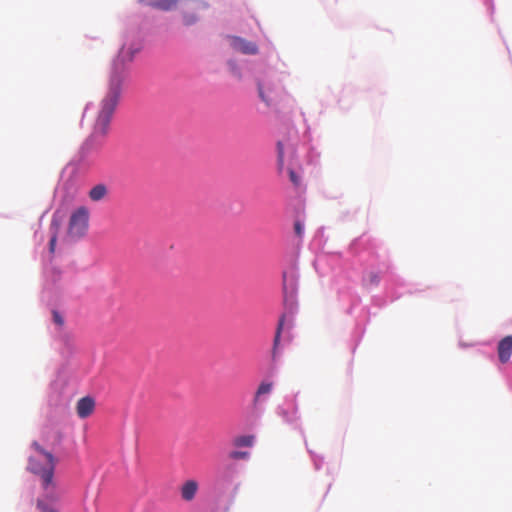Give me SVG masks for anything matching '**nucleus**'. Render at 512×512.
I'll list each match as a JSON object with an SVG mask.
<instances>
[{
	"label": "nucleus",
	"mask_w": 512,
	"mask_h": 512,
	"mask_svg": "<svg viewBox=\"0 0 512 512\" xmlns=\"http://www.w3.org/2000/svg\"><path fill=\"white\" fill-rule=\"evenodd\" d=\"M133 58L134 52L130 48H122L114 59L108 78L107 92L99 104L92 132L82 146L83 154H88L102 146V140L108 134L112 116L119 103L122 85L127 75V65Z\"/></svg>",
	"instance_id": "1"
},
{
	"label": "nucleus",
	"mask_w": 512,
	"mask_h": 512,
	"mask_svg": "<svg viewBox=\"0 0 512 512\" xmlns=\"http://www.w3.org/2000/svg\"><path fill=\"white\" fill-rule=\"evenodd\" d=\"M32 447L38 453L39 457H30L27 469L33 474L39 476L42 488L46 491L48 500L56 501L54 494L56 482L54 481V472L56 459L50 453L45 451L37 442L32 443Z\"/></svg>",
	"instance_id": "2"
},
{
	"label": "nucleus",
	"mask_w": 512,
	"mask_h": 512,
	"mask_svg": "<svg viewBox=\"0 0 512 512\" xmlns=\"http://www.w3.org/2000/svg\"><path fill=\"white\" fill-rule=\"evenodd\" d=\"M89 211L86 207L77 208L70 216L68 235L73 239H79L85 235L88 229Z\"/></svg>",
	"instance_id": "3"
},
{
	"label": "nucleus",
	"mask_w": 512,
	"mask_h": 512,
	"mask_svg": "<svg viewBox=\"0 0 512 512\" xmlns=\"http://www.w3.org/2000/svg\"><path fill=\"white\" fill-rule=\"evenodd\" d=\"M276 84L273 81L258 82L259 97L270 106L277 97Z\"/></svg>",
	"instance_id": "4"
},
{
	"label": "nucleus",
	"mask_w": 512,
	"mask_h": 512,
	"mask_svg": "<svg viewBox=\"0 0 512 512\" xmlns=\"http://www.w3.org/2000/svg\"><path fill=\"white\" fill-rule=\"evenodd\" d=\"M231 46L234 50L247 55H254L258 52V47L254 42L240 37L231 38Z\"/></svg>",
	"instance_id": "5"
},
{
	"label": "nucleus",
	"mask_w": 512,
	"mask_h": 512,
	"mask_svg": "<svg viewBox=\"0 0 512 512\" xmlns=\"http://www.w3.org/2000/svg\"><path fill=\"white\" fill-rule=\"evenodd\" d=\"M498 357L501 363L509 361L512 355V335H508L500 340L497 347Z\"/></svg>",
	"instance_id": "6"
},
{
	"label": "nucleus",
	"mask_w": 512,
	"mask_h": 512,
	"mask_svg": "<svg viewBox=\"0 0 512 512\" xmlns=\"http://www.w3.org/2000/svg\"><path fill=\"white\" fill-rule=\"evenodd\" d=\"M95 408V401L91 397H83L78 400L76 405L77 415L84 419L90 416Z\"/></svg>",
	"instance_id": "7"
},
{
	"label": "nucleus",
	"mask_w": 512,
	"mask_h": 512,
	"mask_svg": "<svg viewBox=\"0 0 512 512\" xmlns=\"http://www.w3.org/2000/svg\"><path fill=\"white\" fill-rule=\"evenodd\" d=\"M199 489V484L194 479L185 481L180 487V495L184 501H192Z\"/></svg>",
	"instance_id": "8"
},
{
	"label": "nucleus",
	"mask_w": 512,
	"mask_h": 512,
	"mask_svg": "<svg viewBox=\"0 0 512 512\" xmlns=\"http://www.w3.org/2000/svg\"><path fill=\"white\" fill-rule=\"evenodd\" d=\"M108 194V189L105 184H97L92 187L88 193V196L91 201L99 202L103 200Z\"/></svg>",
	"instance_id": "9"
},
{
	"label": "nucleus",
	"mask_w": 512,
	"mask_h": 512,
	"mask_svg": "<svg viewBox=\"0 0 512 512\" xmlns=\"http://www.w3.org/2000/svg\"><path fill=\"white\" fill-rule=\"evenodd\" d=\"M273 384L271 382H262L256 391L254 401H258V399L265 394H269L272 391Z\"/></svg>",
	"instance_id": "10"
},
{
	"label": "nucleus",
	"mask_w": 512,
	"mask_h": 512,
	"mask_svg": "<svg viewBox=\"0 0 512 512\" xmlns=\"http://www.w3.org/2000/svg\"><path fill=\"white\" fill-rule=\"evenodd\" d=\"M283 325H284V316H282L280 318L277 329H276V333H275V337H274V341H273V355H275L277 346L280 343Z\"/></svg>",
	"instance_id": "11"
},
{
	"label": "nucleus",
	"mask_w": 512,
	"mask_h": 512,
	"mask_svg": "<svg viewBox=\"0 0 512 512\" xmlns=\"http://www.w3.org/2000/svg\"><path fill=\"white\" fill-rule=\"evenodd\" d=\"M254 441L253 436H241L235 439V445L238 447H250Z\"/></svg>",
	"instance_id": "12"
},
{
	"label": "nucleus",
	"mask_w": 512,
	"mask_h": 512,
	"mask_svg": "<svg viewBox=\"0 0 512 512\" xmlns=\"http://www.w3.org/2000/svg\"><path fill=\"white\" fill-rule=\"evenodd\" d=\"M277 162L278 170L281 172L284 167V146L280 141L277 143Z\"/></svg>",
	"instance_id": "13"
},
{
	"label": "nucleus",
	"mask_w": 512,
	"mask_h": 512,
	"mask_svg": "<svg viewBox=\"0 0 512 512\" xmlns=\"http://www.w3.org/2000/svg\"><path fill=\"white\" fill-rule=\"evenodd\" d=\"M380 282V277L375 272H370L365 278V283L369 286H377Z\"/></svg>",
	"instance_id": "14"
},
{
	"label": "nucleus",
	"mask_w": 512,
	"mask_h": 512,
	"mask_svg": "<svg viewBox=\"0 0 512 512\" xmlns=\"http://www.w3.org/2000/svg\"><path fill=\"white\" fill-rule=\"evenodd\" d=\"M288 174L290 181L295 187H299L301 185V178L300 176L291 168L288 169Z\"/></svg>",
	"instance_id": "15"
},
{
	"label": "nucleus",
	"mask_w": 512,
	"mask_h": 512,
	"mask_svg": "<svg viewBox=\"0 0 512 512\" xmlns=\"http://www.w3.org/2000/svg\"><path fill=\"white\" fill-rule=\"evenodd\" d=\"M228 66H229V69H230V72L240 78L241 77V72H240V68L237 66V64L234 62V61H229L228 62Z\"/></svg>",
	"instance_id": "16"
},
{
	"label": "nucleus",
	"mask_w": 512,
	"mask_h": 512,
	"mask_svg": "<svg viewBox=\"0 0 512 512\" xmlns=\"http://www.w3.org/2000/svg\"><path fill=\"white\" fill-rule=\"evenodd\" d=\"M37 507L42 511V512H58L57 510L49 507L47 504L44 503L43 500H38L37 501Z\"/></svg>",
	"instance_id": "17"
},
{
	"label": "nucleus",
	"mask_w": 512,
	"mask_h": 512,
	"mask_svg": "<svg viewBox=\"0 0 512 512\" xmlns=\"http://www.w3.org/2000/svg\"><path fill=\"white\" fill-rule=\"evenodd\" d=\"M294 231H295V234L298 237H302L303 232H304V228H303L302 224L299 221H296L294 223Z\"/></svg>",
	"instance_id": "18"
},
{
	"label": "nucleus",
	"mask_w": 512,
	"mask_h": 512,
	"mask_svg": "<svg viewBox=\"0 0 512 512\" xmlns=\"http://www.w3.org/2000/svg\"><path fill=\"white\" fill-rule=\"evenodd\" d=\"M53 320L58 326H62L64 324L63 317L57 311H53Z\"/></svg>",
	"instance_id": "19"
},
{
	"label": "nucleus",
	"mask_w": 512,
	"mask_h": 512,
	"mask_svg": "<svg viewBox=\"0 0 512 512\" xmlns=\"http://www.w3.org/2000/svg\"><path fill=\"white\" fill-rule=\"evenodd\" d=\"M196 22V17L194 15H185L184 16V24L192 25Z\"/></svg>",
	"instance_id": "20"
},
{
	"label": "nucleus",
	"mask_w": 512,
	"mask_h": 512,
	"mask_svg": "<svg viewBox=\"0 0 512 512\" xmlns=\"http://www.w3.org/2000/svg\"><path fill=\"white\" fill-rule=\"evenodd\" d=\"M56 241H57V235L54 234L49 241V250L51 253H54Z\"/></svg>",
	"instance_id": "21"
},
{
	"label": "nucleus",
	"mask_w": 512,
	"mask_h": 512,
	"mask_svg": "<svg viewBox=\"0 0 512 512\" xmlns=\"http://www.w3.org/2000/svg\"><path fill=\"white\" fill-rule=\"evenodd\" d=\"M247 454H248L247 452L234 451L231 453L230 457L233 459L243 458V457L247 456Z\"/></svg>",
	"instance_id": "22"
},
{
	"label": "nucleus",
	"mask_w": 512,
	"mask_h": 512,
	"mask_svg": "<svg viewBox=\"0 0 512 512\" xmlns=\"http://www.w3.org/2000/svg\"><path fill=\"white\" fill-rule=\"evenodd\" d=\"M60 271L57 270V269H53L52 270V276H53V281H56L57 279H59L60 277Z\"/></svg>",
	"instance_id": "23"
}]
</instances>
